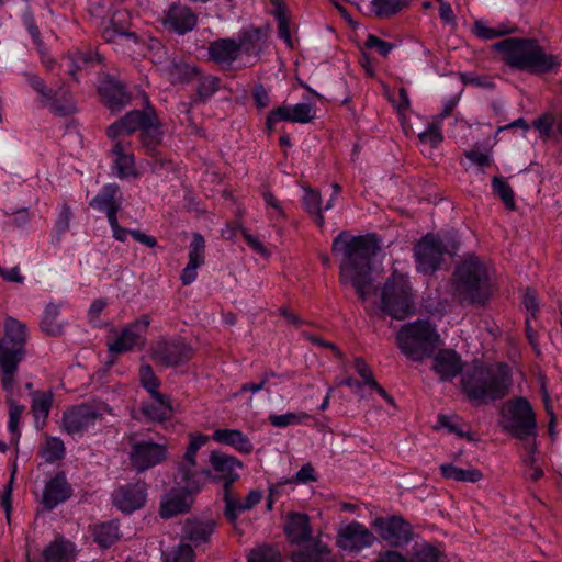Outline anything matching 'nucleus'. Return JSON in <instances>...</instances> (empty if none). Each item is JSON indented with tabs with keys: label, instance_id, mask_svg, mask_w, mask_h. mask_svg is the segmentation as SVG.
I'll return each instance as SVG.
<instances>
[{
	"label": "nucleus",
	"instance_id": "1",
	"mask_svg": "<svg viewBox=\"0 0 562 562\" xmlns=\"http://www.w3.org/2000/svg\"><path fill=\"white\" fill-rule=\"evenodd\" d=\"M333 252L340 257V282L367 300L373 291L372 261L378 248L363 236L341 232L333 241Z\"/></svg>",
	"mask_w": 562,
	"mask_h": 562
},
{
	"label": "nucleus",
	"instance_id": "2",
	"mask_svg": "<svg viewBox=\"0 0 562 562\" xmlns=\"http://www.w3.org/2000/svg\"><path fill=\"white\" fill-rule=\"evenodd\" d=\"M494 48L507 65L531 74L554 72L561 66L560 57L546 52L536 41L506 38L496 43Z\"/></svg>",
	"mask_w": 562,
	"mask_h": 562
},
{
	"label": "nucleus",
	"instance_id": "3",
	"mask_svg": "<svg viewBox=\"0 0 562 562\" xmlns=\"http://www.w3.org/2000/svg\"><path fill=\"white\" fill-rule=\"evenodd\" d=\"M262 42L263 33L260 29H244L236 38H220L210 43L207 54L221 67H231L235 61L246 66L259 56Z\"/></svg>",
	"mask_w": 562,
	"mask_h": 562
},
{
	"label": "nucleus",
	"instance_id": "4",
	"mask_svg": "<svg viewBox=\"0 0 562 562\" xmlns=\"http://www.w3.org/2000/svg\"><path fill=\"white\" fill-rule=\"evenodd\" d=\"M4 335L0 339V385L12 390L14 378H19V368L26 356V325L8 316L3 324Z\"/></svg>",
	"mask_w": 562,
	"mask_h": 562
},
{
	"label": "nucleus",
	"instance_id": "5",
	"mask_svg": "<svg viewBox=\"0 0 562 562\" xmlns=\"http://www.w3.org/2000/svg\"><path fill=\"white\" fill-rule=\"evenodd\" d=\"M512 384L509 368L498 364L492 368L475 367L462 376L463 392L474 401L487 402L503 397Z\"/></svg>",
	"mask_w": 562,
	"mask_h": 562
},
{
	"label": "nucleus",
	"instance_id": "6",
	"mask_svg": "<svg viewBox=\"0 0 562 562\" xmlns=\"http://www.w3.org/2000/svg\"><path fill=\"white\" fill-rule=\"evenodd\" d=\"M493 272V269L477 257H465L454 273L457 293L473 303L485 301L491 294Z\"/></svg>",
	"mask_w": 562,
	"mask_h": 562
},
{
	"label": "nucleus",
	"instance_id": "7",
	"mask_svg": "<svg viewBox=\"0 0 562 562\" xmlns=\"http://www.w3.org/2000/svg\"><path fill=\"white\" fill-rule=\"evenodd\" d=\"M439 340L436 328L428 322L418 319L403 325L396 334L400 350L412 361L428 358Z\"/></svg>",
	"mask_w": 562,
	"mask_h": 562
},
{
	"label": "nucleus",
	"instance_id": "8",
	"mask_svg": "<svg viewBox=\"0 0 562 562\" xmlns=\"http://www.w3.org/2000/svg\"><path fill=\"white\" fill-rule=\"evenodd\" d=\"M136 131H140L142 142L148 149L154 148L160 142L159 123L151 111H131L126 113L121 120L108 127L106 135L112 140H119Z\"/></svg>",
	"mask_w": 562,
	"mask_h": 562
},
{
	"label": "nucleus",
	"instance_id": "9",
	"mask_svg": "<svg viewBox=\"0 0 562 562\" xmlns=\"http://www.w3.org/2000/svg\"><path fill=\"white\" fill-rule=\"evenodd\" d=\"M381 310L396 319L414 311V293L405 273L394 270L381 290Z\"/></svg>",
	"mask_w": 562,
	"mask_h": 562
},
{
	"label": "nucleus",
	"instance_id": "10",
	"mask_svg": "<svg viewBox=\"0 0 562 562\" xmlns=\"http://www.w3.org/2000/svg\"><path fill=\"white\" fill-rule=\"evenodd\" d=\"M501 426L519 439H535L537 419L531 404L525 397L506 401L501 408Z\"/></svg>",
	"mask_w": 562,
	"mask_h": 562
},
{
	"label": "nucleus",
	"instance_id": "11",
	"mask_svg": "<svg viewBox=\"0 0 562 562\" xmlns=\"http://www.w3.org/2000/svg\"><path fill=\"white\" fill-rule=\"evenodd\" d=\"M176 483L180 487L170 490L161 499L160 515L164 518H170L189 510L193 503V494L200 492L203 480L195 474L190 476L189 472L183 470L176 476Z\"/></svg>",
	"mask_w": 562,
	"mask_h": 562
},
{
	"label": "nucleus",
	"instance_id": "12",
	"mask_svg": "<svg viewBox=\"0 0 562 562\" xmlns=\"http://www.w3.org/2000/svg\"><path fill=\"white\" fill-rule=\"evenodd\" d=\"M150 324L149 316L142 315L121 329L112 328L106 336V347L111 356L132 351L146 344V333Z\"/></svg>",
	"mask_w": 562,
	"mask_h": 562
},
{
	"label": "nucleus",
	"instance_id": "13",
	"mask_svg": "<svg viewBox=\"0 0 562 562\" xmlns=\"http://www.w3.org/2000/svg\"><path fill=\"white\" fill-rule=\"evenodd\" d=\"M454 250L453 243L447 241L438 235L427 234L415 246L417 270L423 273L434 272L442 256L445 254L452 255Z\"/></svg>",
	"mask_w": 562,
	"mask_h": 562
},
{
	"label": "nucleus",
	"instance_id": "14",
	"mask_svg": "<svg viewBox=\"0 0 562 562\" xmlns=\"http://www.w3.org/2000/svg\"><path fill=\"white\" fill-rule=\"evenodd\" d=\"M108 413L112 414V409L108 405L99 407L90 405L72 406L64 412L61 419V428L70 436H82L94 427L97 420Z\"/></svg>",
	"mask_w": 562,
	"mask_h": 562
},
{
	"label": "nucleus",
	"instance_id": "15",
	"mask_svg": "<svg viewBox=\"0 0 562 562\" xmlns=\"http://www.w3.org/2000/svg\"><path fill=\"white\" fill-rule=\"evenodd\" d=\"M192 347L182 339H160L151 349L153 359L164 367H176L191 359Z\"/></svg>",
	"mask_w": 562,
	"mask_h": 562
},
{
	"label": "nucleus",
	"instance_id": "16",
	"mask_svg": "<svg viewBox=\"0 0 562 562\" xmlns=\"http://www.w3.org/2000/svg\"><path fill=\"white\" fill-rule=\"evenodd\" d=\"M372 528L391 547H403L413 536L411 525L401 516L376 518L372 522Z\"/></svg>",
	"mask_w": 562,
	"mask_h": 562
},
{
	"label": "nucleus",
	"instance_id": "17",
	"mask_svg": "<svg viewBox=\"0 0 562 562\" xmlns=\"http://www.w3.org/2000/svg\"><path fill=\"white\" fill-rule=\"evenodd\" d=\"M167 456V447L151 440H138L132 445L130 461L138 472L146 471L161 463Z\"/></svg>",
	"mask_w": 562,
	"mask_h": 562
},
{
	"label": "nucleus",
	"instance_id": "18",
	"mask_svg": "<svg viewBox=\"0 0 562 562\" xmlns=\"http://www.w3.org/2000/svg\"><path fill=\"white\" fill-rule=\"evenodd\" d=\"M375 541V536L358 521H351L338 530L337 546L342 551L359 552L370 548Z\"/></svg>",
	"mask_w": 562,
	"mask_h": 562
},
{
	"label": "nucleus",
	"instance_id": "19",
	"mask_svg": "<svg viewBox=\"0 0 562 562\" xmlns=\"http://www.w3.org/2000/svg\"><path fill=\"white\" fill-rule=\"evenodd\" d=\"M147 498V487L144 482L128 483L117 487L112 494L113 505L124 514H131L142 508Z\"/></svg>",
	"mask_w": 562,
	"mask_h": 562
},
{
	"label": "nucleus",
	"instance_id": "20",
	"mask_svg": "<svg viewBox=\"0 0 562 562\" xmlns=\"http://www.w3.org/2000/svg\"><path fill=\"white\" fill-rule=\"evenodd\" d=\"M26 82L41 95L42 102L60 116L69 115L76 111V103L69 93L63 94V103L56 100L57 92L48 89L44 80L36 75L25 74Z\"/></svg>",
	"mask_w": 562,
	"mask_h": 562
},
{
	"label": "nucleus",
	"instance_id": "21",
	"mask_svg": "<svg viewBox=\"0 0 562 562\" xmlns=\"http://www.w3.org/2000/svg\"><path fill=\"white\" fill-rule=\"evenodd\" d=\"M210 464L216 473L214 477L222 480L226 488L239 477L238 470L243 468L237 458L221 451L210 453Z\"/></svg>",
	"mask_w": 562,
	"mask_h": 562
},
{
	"label": "nucleus",
	"instance_id": "22",
	"mask_svg": "<svg viewBox=\"0 0 562 562\" xmlns=\"http://www.w3.org/2000/svg\"><path fill=\"white\" fill-rule=\"evenodd\" d=\"M216 524L210 518H188L182 526L181 540L195 547L210 541Z\"/></svg>",
	"mask_w": 562,
	"mask_h": 562
},
{
	"label": "nucleus",
	"instance_id": "23",
	"mask_svg": "<svg viewBox=\"0 0 562 562\" xmlns=\"http://www.w3.org/2000/svg\"><path fill=\"white\" fill-rule=\"evenodd\" d=\"M189 261L181 272V282L189 285L195 281L198 269L205 262V240L199 233L193 234L192 241L189 246Z\"/></svg>",
	"mask_w": 562,
	"mask_h": 562
},
{
	"label": "nucleus",
	"instance_id": "24",
	"mask_svg": "<svg viewBox=\"0 0 562 562\" xmlns=\"http://www.w3.org/2000/svg\"><path fill=\"white\" fill-rule=\"evenodd\" d=\"M198 22V16L188 7L172 4L166 13L164 25L180 35L192 31Z\"/></svg>",
	"mask_w": 562,
	"mask_h": 562
},
{
	"label": "nucleus",
	"instance_id": "25",
	"mask_svg": "<svg viewBox=\"0 0 562 562\" xmlns=\"http://www.w3.org/2000/svg\"><path fill=\"white\" fill-rule=\"evenodd\" d=\"M112 154L114 156V171L120 179L137 178L135 160L130 151V142L124 139L113 140Z\"/></svg>",
	"mask_w": 562,
	"mask_h": 562
},
{
	"label": "nucleus",
	"instance_id": "26",
	"mask_svg": "<svg viewBox=\"0 0 562 562\" xmlns=\"http://www.w3.org/2000/svg\"><path fill=\"white\" fill-rule=\"evenodd\" d=\"M71 496V487L64 473H58L45 485L42 504L47 509H53Z\"/></svg>",
	"mask_w": 562,
	"mask_h": 562
},
{
	"label": "nucleus",
	"instance_id": "27",
	"mask_svg": "<svg viewBox=\"0 0 562 562\" xmlns=\"http://www.w3.org/2000/svg\"><path fill=\"white\" fill-rule=\"evenodd\" d=\"M98 92L103 103L112 111L117 112L130 102V97L123 90L122 86L114 79L104 78L99 87Z\"/></svg>",
	"mask_w": 562,
	"mask_h": 562
},
{
	"label": "nucleus",
	"instance_id": "28",
	"mask_svg": "<svg viewBox=\"0 0 562 562\" xmlns=\"http://www.w3.org/2000/svg\"><path fill=\"white\" fill-rule=\"evenodd\" d=\"M212 438L214 441L229 446L244 454H249L254 450L250 439L238 429H216Z\"/></svg>",
	"mask_w": 562,
	"mask_h": 562
},
{
	"label": "nucleus",
	"instance_id": "29",
	"mask_svg": "<svg viewBox=\"0 0 562 562\" xmlns=\"http://www.w3.org/2000/svg\"><path fill=\"white\" fill-rule=\"evenodd\" d=\"M284 532L291 542L307 541L312 535L308 517L300 513L290 514L284 525Z\"/></svg>",
	"mask_w": 562,
	"mask_h": 562
},
{
	"label": "nucleus",
	"instance_id": "30",
	"mask_svg": "<svg viewBox=\"0 0 562 562\" xmlns=\"http://www.w3.org/2000/svg\"><path fill=\"white\" fill-rule=\"evenodd\" d=\"M207 441H209V437L206 435H202V434H195V435L191 434L190 435L189 446L184 453V461H183V464L180 467L178 473H181L183 470H186L189 472L190 476L195 474L196 477H201V479H202V476L209 477L211 475V472L207 470H203L201 472H198L194 470L196 452Z\"/></svg>",
	"mask_w": 562,
	"mask_h": 562
},
{
	"label": "nucleus",
	"instance_id": "31",
	"mask_svg": "<svg viewBox=\"0 0 562 562\" xmlns=\"http://www.w3.org/2000/svg\"><path fill=\"white\" fill-rule=\"evenodd\" d=\"M76 557L75 544L61 538L50 542L43 551L45 562H75Z\"/></svg>",
	"mask_w": 562,
	"mask_h": 562
},
{
	"label": "nucleus",
	"instance_id": "32",
	"mask_svg": "<svg viewBox=\"0 0 562 562\" xmlns=\"http://www.w3.org/2000/svg\"><path fill=\"white\" fill-rule=\"evenodd\" d=\"M462 369L460 357L452 350L440 351L434 361V370L441 380L453 379Z\"/></svg>",
	"mask_w": 562,
	"mask_h": 562
},
{
	"label": "nucleus",
	"instance_id": "33",
	"mask_svg": "<svg viewBox=\"0 0 562 562\" xmlns=\"http://www.w3.org/2000/svg\"><path fill=\"white\" fill-rule=\"evenodd\" d=\"M142 411L149 419L156 422L169 419L173 414L169 400L161 393L150 395V402L144 404Z\"/></svg>",
	"mask_w": 562,
	"mask_h": 562
},
{
	"label": "nucleus",
	"instance_id": "34",
	"mask_svg": "<svg viewBox=\"0 0 562 562\" xmlns=\"http://www.w3.org/2000/svg\"><path fill=\"white\" fill-rule=\"evenodd\" d=\"M261 498L262 493L258 490L250 491L245 501L225 495V514L231 520H235L240 513L252 509Z\"/></svg>",
	"mask_w": 562,
	"mask_h": 562
},
{
	"label": "nucleus",
	"instance_id": "35",
	"mask_svg": "<svg viewBox=\"0 0 562 562\" xmlns=\"http://www.w3.org/2000/svg\"><path fill=\"white\" fill-rule=\"evenodd\" d=\"M1 387L5 392V398L9 405L8 429L13 436H19V425L24 412V406L18 404L14 400V396L19 392V378H14L12 390L5 389L3 385H1Z\"/></svg>",
	"mask_w": 562,
	"mask_h": 562
},
{
	"label": "nucleus",
	"instance_id": "36",
	"mask_svg": "<svg viewBox=\"0 0 562 562\" xmlns=\"http://www.w3.org/2000/svg\"><path fill=\"white\" fill-rule=\"evenodd\" d=\"M439 470L445 479L457 482L476 483L483 477L482 472L473 467L462 469L452 463H443L439 467Z\"/></svg>",
	"mask_w": 562,
	"mask_h": 562
},
{
	"label": "nucleus",
	"instance_id": "37",
	"mask_svg": "<svg viewBox=\"0 0 562 562\" xmlns=\"http://www.w3.org/2000/svg\"><path fill=\"white\" fill-rule=\"evenodd\" d=\"M119 187L116 184H106L102 190L91 200L90 205L101 212H110L111 209L119 210L120 204L117 200Z\"/></svg>",
	"mask_w": 562,
	"mask_h": 562
},
{
	"label": "nucleus",
	"instance_id": "38",
	"mask_svg": "<svg viewBox=\"0 0 562 562\" xmlns=\"http://www.w3.org/2000/svg\"><path fill=\"white\" fill-rule=\"evenodd\" d=\"M59 313V305L54 303L46 305L41 321V328L45 334L49 336H59L63 334L65 324L58 321Z\"/></svg>",
	"mask_w": 562,
	"mask_h": 562
},
{
	"label": "nucleus",
	"instance_id": "39",
	"mask_svg": "<svg viewBox=\"0 0 562 562\" xmlns=\"http://www.w3.org/2000/svg\"><path fill=\"white\" fill-rule=\"evenodd\" d=\"M93 535L100 547L109 548L120 539L119 525L115 521L97 525Z\"/></svg>",
	"mask_w": 562,
	"mask_h": 562
},
{
	"label": "nucleus",
	"instance_id": "40",
	"mask_svg": "<svg viewBox=\"0 0 562 562\" xmlns=\"http://www.w3.org/2000/svg\"><path fill=\"white\" fill-rule=\"evenodd\" d=\"M31 397V408L35 419L37 422L41 419L44 423L52 407L53 394L50 392L36 391L32 393Z\"/></svg>",
	"mask_w": 562,
	"mask_h": 562
},
{
	"label": "nucleus",
	"instance_id": "41",
	"mask_svg": "<svg viewBox=\"0 0 562 562\" xmlns=\"http://www.w3.org/2000/svg\"><path fill=\"white\" fill-rule=\"evenodd\" d=\"M513 27L508 24H499L495 27L490 26L484 20H476L473 24V33L481 40L488 41L509 34Z\"/></svg>",
	"mask_w": 562,
	"mask_h": 562
},
{
	"label": "nucleus",
	"instance_id": "42",
	"mask_svg": "<svg viewBox=\"0 0 562 562\" xmlns=\"http://www.w3.org/2000/svg\"><path fill=\"white\" fill-rule=\"evenodd\" d=\"M40 456L48 463H53L64 458L65 445L57 437H47L40 449Z\"/></svg>",
	"mask_w": 562,
	"mask_h": 562
},
{
	"label": "nucleus",
	"instance_id": "43",
	"mask_svg": "<svg viewBox=\"0 0 562 562\" xmlns=\"http://www.w3.org/2000/svg\"><path fill=\"white\" fill-rule=\"evenodd\" d=\"M303 205L305 210L315 216L316 222L319 226L324 225V215L322 207V199L318 191H315L311 188H306L304 190L303 195Z\"/></svg>",
	"mask_w": 562,
	"mask_h": 562
},
{
	"label": "nucleus",
	"instance_id": "44",
	"mask_svg": "<svg viewBox=\"0 0 562 562\" xmlns=\"http://www.w3.org/2000/svg\"><path fill=\"white\" fill-rule=\"evenodd\" d=\"M161 70L171 83L186 81L194 72V69L189 65L175 60L168 63Z\"/></svg>",
	"mask_w": 562,
	"mask_h": 562
},
{
	"label": "nucleus",
	"instance_id": "45",
	"mask_svg": "<svg viewBox=\"0 0 562 562\" xmlns=\"http://www.w3.org/2000/svg\"><path fill=\"white\" fill-rule=\"evenodd\" d=\"M310 418V415L305 412L297 413H285V414H270L269 422L273 427L285 428L288 426L302 425Z\"/></svg>",
	"mask_w": 562,
	"mask_h": 562
},
{
	"label": "nucleus",
	"instance_id": "46",
	"mask_svg": "<svg viewBox=\"0 0 562 562\" xmlns=\"http://www.w3.org/2000/svg\"><path fill=\"white\" fill-rule=\"evenodd\" d=\"M409 0H372V10L379 16H389L407 7Z\"/></svg>",
	"mask_w": 562,
	"mask_h": 562
},
{
	"label": "nucleus",
	"instance_id": "47",
	"mask_svg": "<svg viewBox=\"0 0 562 562\" xmlns=\"http://www.w3.org/2000/svg\"><path fill=\"white\" fill-rule=\"evenodd\" d=\"M164 562H194V552L190 544L183 542L164 553Z\"/></svg>",
	"mask_w": 562,
	"mask_h": 562
},
{
	"label": "nucleus",
	"instance_id": "48",
	"mask_svg": "<svg viewBox=\"0 0 562 562\" xmlns=\"http://www.w3.org/2000/svg\"><path fill=\"white\" fill-rule=\"evenodd\" d=\"M493 190L501 198L503 203L508 210L516 207L514 191L510 186L502 178L495 177L493 179Z\"/></svg>",
	"mask_w": 562,
	"mask_h": 562
},
{
	"label": "nucleus",
	"instance_id": "49",
	"mask_svg": "<svg viewBox=\"0 0 562 562\" xmlns=\"http://www.w3.org/2000/svg\"><path fill=\"white\" fill-rule=\"evenodd\" d=\"M532 125L542 139H549L554 134L553 126L555 125V116L552 113H544L535 120Z\"/></svg>",
	"mask_w": 562,
	"mask_h": 562
},
{
	"label": "nucleus",
	"instance_id": "50",
	"mask_svg": "<svg viewBox=\"0 0 562 562\" xmlns=\"http://www.w3.org/2000/svg\"><path fill=\"white\" fill-rule=\"evenodd\" d=\"M293 123L305 124L316 116V108L312 103H296L292 105Z\"/></svg>",
	"mask_w": 562,
	"mask_h": 562
},
{
	"label": "nucleus",
	"instance_id": "51",
	"mask_svg": "<svg viewBox=\"0 0 562 562\" xmlns=\"http://www.w3.org/2000/svg\"><path fill=\"white\" fill-rule=\"evenodd\" d=\"M274 16L278 21V34L284 43L292 47V37L290 33V22L282 7L278 5L274 10Z\"/></svg>",
	"mask_w": 562,
	"mask_h": 562
},
{
	"label": "nucleus",
	"instance_id": "52",
	"mask_svg": "<svg viewBox=\"0 0 562 562\" xmlns=\"http://www.w3.org/2000/svg\"><path fill=\"white\" fill-rule=\"evenodd\" d=\"M423 145H429L430 148L437 147L443 139L441 127L437 123L429 124L427 128L418 134Z\"/></svg>",
	"mask_w": 562,
	"mask_h": 562
},
{
	"label": "nucleus",
	"instance_id": "53",
	"mask_svg": "<svg viewBox=\"0 0 562 562\" xmlns=\"http://www.w3.org/2000/svg\"><path fill=\"white\" fill-rule=\"evenodd\" d=\"M139 381L144 389L148 391L150 395L158 392L159 381L155 375L153 369L148 364H143L139 369Z\"/></svg>",
	"mask_w": 562,
	"mask_h": 562
},
{
	"label": "nucleus",
	"instance_id": "54",
	"mask_svg": "<svg viewBox=\"0 0 562 562\" xmlns=\"http://www.w3.org/2000/svg\"><path fill=\"white\" fill-rule=\"evenodd\" d=\"M292 105H281L272 110L267 117V127L272 131L274 125L280 121L293 123Z\"/></svg>",
	"mask_w": 562,
	"mask_h": 562
},
{
	"label": "nucleus",
	"instance_id": "55",
	"mask_svg": "<svg viewBox=\"0 0 562 562\" xmlns=\"http://www.w3.org/2000/svg\"><path fill=\"white\" fill-rule=\"evenodd\" d=\"M280 554L277 550L263 547L251 550L248 555V562H280Z\"/></svg>",
	"mask_w": 562,
	"mask_h": 562
},
{
	"label": "nucleus",
	"instance_id": "56",
	"mask_svg": "<svg viewBox=\"0 0 562 562\" xmlns=\"http://www.w3.org/2000/svg\"><path fill=\"white\" fill-rule=\"evenodd\" d=\"M317 476L315 474V470L311 463L304 464L295 474L294 477L288 480L285 483L291 484H307L311 482H315Z\"/></svg>",
	"mask_w": 562,
	"mask_h": 562
},
{
	"label": "nucleus",
	"instance_id": "57",
	"mask_svg": "<svg viewBox=\"0 0 562 562\" xmlns=\"http://www.w3.org/2000/svg\"><path fill=\"white\" fill-rule=\"evenodd\" d=\"M262 198L265 200L267 211L271 217L279 218L283 216L282 203L271 192H263Z\"/></svg>",
	"mask_w": 562,
	"mask_h": 562
},
{
	"label": "nucleus",
	"instance_id": "58",
	"mask_svg": "<svg viewBox=\"0 0 562 562\" xmlns=\"http://www.w3.org/2000/svg\"><path fill=\"white\" fill-rule=\"evenodd\" d=\"M366 46L368 48L375 49L382 56H387L389 53L393 48L392 44H390L385 41H382L381 38H379L375 35H368L367 41H366Z\"/></svg>",
	"mask_w": 562,
	"mask_h": 562
},
{
	"label": "nucleus",
	"instance_id": "59",
	"mask_svg": "<svg viewBox=\"0 0 562 562\" xmlns=\"http://www.w3.org/2000/svg\"><path fill=\"white\" fill-rule=\"evenodd\" d=\"M71 210L68 205H63L59 210V214L55 224V227L59 234L65 233L70 225L71 221Z\"/></svg>",
	"mask_w": 562,
	"mask_h": 562
},
{
	"label": "nucleus",
	"instance_id": "60",
	"mask_svg": "<svg viewBox=\"0 0 562 562\" xmlns=\"http://www.w3.org/2000/svg\"><path fill=\"white\" fill-rule=\"evenodd\" d=\"M355 369L359 375L363 379V383L367 385H375L372 372L363 359L357 358L355 360Z\"/></svg>",
	"mask_w": 562,
	"mask_h": 562
},
{
	"label": "nucleus",
	"instance_id": "61",
	"mask_svg": "<svg viewBox=\"0 0 562 562\" xmlns=\"http://www.w3.org/2000/svg\"><path fill=\"white\" fill-rule=\"evenodd\" d=\"M464 156L474 165L479 167H487L491 165V156L487 153L477 150H467Z\"/></svg>",
	"mask_w": 562,
	"mask_h": 562
},
{
	"label": "nucleus",
	"instance_id": "62",
	"mask_svg": "<svg viewBox=\"0 0 562 562\" xmlns=\"http://www.w3.org/2000/svg\"><path fill=\"white\" fill-rule=\"evenodd\" d=\"M419 562H438V552L431 546H423L416 553Z\"/></svg>",
	"mask_w": 562,
	"mask_h": 562
},
{
	"label": "nucleus",
	"instance_id": "63",
	"mask_svg": "<svg viewBox=\"0 0 562 562\" xmlns=\"http://www.w3.org/2000/svg\"><path fill=\"white\" fill-rule=\"evenodd\" d=\"M218 89V79L215 77L205 78L199 87V94L201 97H209Z\"/></svg>",
	"mask_w": 562,
	"mask_h": 562
},
{
	"label": "nucleus",
	"instance_id": "64",
	"mask_svg": "<svg viewBox=\"0 0 562 562\" xmlns=\"http://www.w3.org/2000/svg\"><path fill=\"white\" fill-rule=\"evenodd\" d=\"M376 562H413V561L409 558H407L406 555H404L397 551L387 550V551L381 552L379 554Z\"/></svg>",
	"mask_w": 562,
	"mask_h": 562
}]
</instances>
